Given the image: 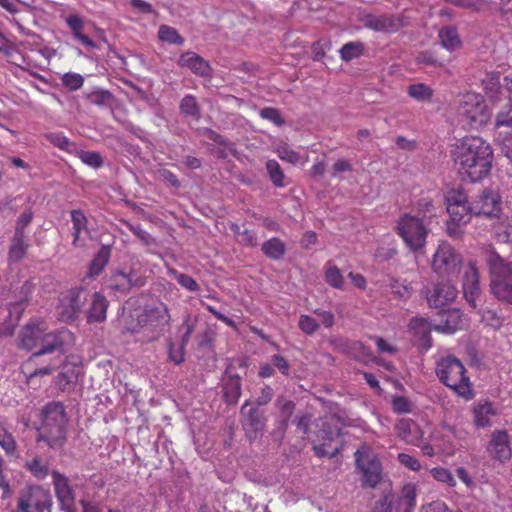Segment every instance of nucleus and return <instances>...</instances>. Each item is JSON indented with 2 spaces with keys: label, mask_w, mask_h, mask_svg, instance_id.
Returning <instances> with one entry per match:
<instances>
[{
  "label": "nucleus",
  "mask_w": 512,
  "mask_h": 512,
  "mask_svg": "<svg viewBox=\"0 0 512 512\" xmlns=\"http://www.w3.org/2000/svg\"><path fill=\"white\" fill-rule=\"evenodd\" d=\"M451 156L458 173L470 182L481 181L491 171L493 151L490 144L480 137L458 140Z\"/></svg>",
  "instance_id": "nucleus-1"
},
{
  "label": "nucleus",
  "mask_w": 512,
  "mask_h": 512,
  "mask_svg": "<svg viewBox=\"0 0 512 512\" xmlns=\"http://www.w3.org/2000/svg\"><path fill=\"white\" fill-rule=\"evenodd\" d=\"M68 416L61 402H50L41 410V425L37 429V443L58 451L67 441Z\"/></svg>",
  "instance_id": "nucleus-2"
},
{
  "label": "nucleus",
  "mask_w": 512,
  "mask_h": 512,
  "mask_svg": "<svg viewBox=\"0 0 512 512\" xmlns=\"http://www.w3.org/2000/svg\"><path fill=\"white\" fill-rule=\"evenodd\" d=\"M463 363L454 356L441 358L436 365V375L440 382L453 390L458 396L470 400L474 396L469 377L466 376Z\"/></svg>",
  "instance_id": "nucleus-3"
},
{
  "label": "nucleus",
  "mask_w": 512,
  "mask_h": 512,
  "mask_svg": "<svg viewBox=\"0 0 512 512\" xmlns=\"http://www.w3.org/2000/svg\"><path fill=\"white\" fill-rule=\"evenodd\" d=\"M490 271L491 293L501 302L512 304V261L490 251L486 256Z\"/></svg>",
  "instance_id": "nucleus-4"
},
{
  "label": "nucleus",
  "mask_w": 512,
  "mask_h": 512,
  "mask_svg": "<svg viewBox=\"0 0 512 512\" xmlns=\"http://www.w3.org/2000/svg\"><path fill=\"white\" fill-rule=\"evenodd\" d=\"M396 231L408 249L416 253L424 249L430 229L424 218L404 214L397 222Z\"/></svg>",
  "instance_id": "nucleus-5"
},
{
  "label": "nucleus",
  "mask_w": 512,
  "mask_h": 512,
  "mask_svg": "<svg viewBox=\"0 0 512 512\" xmlns=\"http://www.w3.org/2000/svg\"><path fill=\"white\" fill-rule=\"evenodd\" d=\"M459 120L464 126L478 128L489 120V113L483 97L474 92L464 94L457 109Z\"/></svg>",
  "instance_id": "nucleus-6"
},
{
  "label": "nucleus",
  "mask_w": 512,
  "mask_h": 512,
  "mask_svg": "<svg viewBox=\"0 0 512 512\" xmlns=\"http://www.w3.org/2000/svg\"><path fill=\"white\" fill-rule=\"evenodd\" d=\"M461 265L462 257L451 244L442 242L438 245L431 262L434 273L450 279L460 272Z\"/></svg>",
  "instance_id": "nucleus-7"
},
{
  "label": "nucleus",
  "mask_w": 512,
  "mask_h": 512,
  "mask_svg": "<svg viewBox=\"0 0 512 512\" xmlns=\"http://www.w3.org/2000/svg\"><path fill=\"white\" fill-rule=\"evenodd\" d=\"M320 423L317 424L319 430L316 434L317 440L320 442L313 446V450L315 454L322 457L334 458L339 452V448H335L333 451H328L327 447L330 443L340 436V427H339V419L334 415L325 416L319 420Z\"/></svg>",
  "instance_id": "nucleus-8"
},
{
  "label": "nucleus",
  "mask_w": 512,
  "mask_h": 512,
  "mask_svg": "<svg viewBox=\"0 0 512 512\" xmlns=\"http://www.w3.org/2000/svg\"><path fill=\"white\" fill-rule=\"evenodd\" d=\"M51 506V494L41 486H27L20 492L18 498L20 512H50Z\"/></svg>",
  "instance_id": "nucleus-9"
},
{
  "label": "nucleus",
  "mask_w": 512,
  "mask_h": 512,
  "mask_svg": "<svg viewBox=\"0 0 512 512\" xmlns=\"http://www.w3.org/2000/svg\"><path fill=\"white\" fill-rule=\"evenodd\" d=\"M354 455L357 469L362 474V486L375 488L382 479V467L379 459L365 447L358 449Z\"/></svg>",
  "instance_id": "nucleus-10"
},
{
  "label": "nucleus",
  "mask_w": 512,
  "mask_h": 512,
  "mask_svg": "<svg viewBox=\"0 0 512 512\" xmlns=\"http://www.w3.org/2000/svg\"><path fill=\"white\" fill-rule=\"evenodd\" d=\"M88 293L83 288H73L60 299L57 317L62 322H72L78 318L87 301Z\"/></svg>",
  "instance_id": "nucleus-11"
},
{
  "label": "nucleus",
  "mask_w": 512,
  "mask_h": 512,
  "mask_svg": "<svg viewBox=\"0 0 512 512\" xmlns=\"http://www.w3.org/2000/svg\"><path fill=\"white\" fill-rule=\"evenodd\" d=\"M72 339V333L65 328L58 329L53 332L45 331L41 340L40 349L33 353L32 357H38L54 352L63 354L66 351V347L72 342Z\"/></svg>",
  "instance_id": "nucleus-12"
},
{
  "label": "nucleus",
  "mask_w": 512,
  "mask_h": 512,
  "mask_svg": "<svg viewBox=\"0 0 512 512\" xmlns=\"http://www.w3.org/2000/svg\"><path fill=\"white\" fill-rule=\"evenodd\" d=\"M241 414L243 417L242 425L248 438L255 440L262 436L266 426V418L263 412L256 407H252L250 401L247 400L241 407Z\"/></svg>",
  "instance_id": "nucleus-13"
},
{
  "label": "nucleus",
  "mask_w": 512,
  "mask_h": 512,
  "mask_svg": "<svg viewBox=\"0 0 512 512\" xmlns=\"http://www.w3.org/2000/svg\"><path fill=\"white\" fill-rule=\"evenodd\" d=\"M447 212L450 215L452 222L457 225L467 223L471 215V203L467 204V197L461 191H451L446 197Z\"/></svg>",
  "instance_id": "nucleus-14"
},
{
  "label": "nucleus",
  "mask_w": 512,
  "mask_h": 512,
  "mask_svg": "<svg viewBox=\"0 0 512 512\" xmlns=\"http://www.w3.org/2000/svg\"><path fill=\"white\" fill-rule=\"evenodd\" d=\"M463 295L472 308L481 301L482 291L479 283V272L474 262L470 261L464 269L462 279Z\"/></svg>",
  "instance_id": "nucleus-15"
},
{
  "label": "nucleus",
  "mask_w": 512,
  "mask_h": 512,
  "mask_svg": "<svg viewBox=\"0 0 512 512\" xmlns=\"http://www.w3.org/2000/svg\"><path fill=\"white\" fill-rule=\"evenodd\" d=\"M457 295V288L448 279L428 289L426 299L430 307L438 308L453 302L457 298Z\"/></svg>",
  "instance_id": "nucleus-16"
},
{
  "label": "nucleus",
  "mask_w": 512,
  "mask_h": 512,
  "mask_svg": "<svg viewBox=\"0 0 512 512\" xmlns=\"http://www.w3.org/2000/svg\"><path fill=\"white\" fill-rule=\"evenodd\" d=\"M145 285V278L135 269L129 271L118 270L111 274L108 282L109 288L123 293L129 292L133 287Z\"/></svg>",
  "instance_id": "nucleus-17"
},
{
  "label": "nucleus",
  "mask_w": 512,
  "mask_h": 512,
  "mask_svg": "<svg viewBox=\"0 0 512 512\" xmlns=\"http://www.w3.org/2000/svg\"><path fill=\"white\" fill-rule=\"evenodd\" d=\"M471 211L476 216H497L500 211L499 195L489 189H484L471 203Z\"/></svg>",
  "instance_id": "nucleus-18"
},
{
  "label": "nucleus",
  "mask_w": 512,
  "mask_h": 512,
  "mask_svg": "<svg viewBox=\"0 0 512 512\" xmlns=\"http://www.w3.org/2000/svg\"><path fill=\"white\" fill-rule=\"evenodd\" d=\"M56 497L62 509L66 512H73L74 494L68 478L57 470L51 472Z\"/></svg>",
  "instance_id": "nucleus-19"
},
{
  "label": "nucleus",
  "mask_w": 512,
  "mask_h": 512,
  "mask_svg": "<svg viewBox=\"0 0 512 512\" xmlns=\"http://www.w3.org/2000/svg\"><path fill=\"white\" fill-rule=\"evenodd\" d=\"M46 327L42 321L28 323L19 335V346L28 351L41 346Z\"/></svg>",
  "instance_id": "nucleus-20"
},
{
  "label": "nucleus",
  "mask_w": 512,
  "mask_h": 512,
  "mask_svg": "<svg viewBox=\"0 0 512 512\" xmlns=\"http://www.w3.org/2000/svg\"><path fill=\"white\" fill-rule=\"evenodd\" d=\"M461 321L462 313L460 310H441L434 320L433 329L443 333H453L459 328Z\"/></svg>",
  "instance_id": "nucleus-21"
},
{
  "label": "nucleus",
  "mask_w": 512,
  "mask_h": 512,
  "mask_svg": "<svg viewBox=\"0 0 512 512\" xmlns=\"http://www.w3.org/2000/svg\"><path fill=\"white\" fill-rule=\"evenodd\" d=\"M488 451L501 462L507 461L512 456L509 436L505 431H497L492 434Z\"/></svg>",
  "instance_id": "nucleus-22"
},
{
  "label": "nucleus",
  "mask_w": 512,
  "mask_h": 512,
  "mask_svg": "<svg viewBox=\"0 0 512 512\" xmlns=\"http://www.w3.org/2000/svg\"><path fill=\"white\" fill-rule=\"evenodd\" d=\"M177 63L179 66L187 67L193 73L201 77H207L211 73V67L209 63L192 51L182 53Z\"/></svg>",
  "instance_id": "nucleus-23"
},
{
  "label": "nucleus",
  "mask_w": 512,
  "mask_h": 512,
  "mask_svg": "<svg viewBox=\"0 0 512 512\" xmlns=\"http://www.w3.org/2000/svg\"><path fill=\"white\" fill-rule=\"evenodd\" d=\"M409 330L413 333L418 345L422 349L428 350L431 347V324L426 318H412L409 322Z\"/></svg>",
  "instance_id": "nucleus-24"
},
{
  "label": "nucleus",
  "mask_w": 512,
  "mask_h": 512,
  "mask_svg": "<svg viewBox=\"0 0 512 512\" xmlns=\"http://www.w3.org/2000/svg\"><path fill=\"white\" fill-rule=\"evenodd\" d=\"M241 378L229 368L226 370V377L223 380L224 400L227 404H236L241 396Z\"/></svg>",
  "instance_id": "nucleus-25"
},
{
  "label": "nucleus",
  "mask_w": 512,
  "mask_h": 512,
  "mask_svg": "<svg viewBox=\"0 0 512 512\" xmlns=\"http://www.w3.org/2000/svg\"><path fill=\"white\" fill-rule=\"evenodd\" d=\"M362 23L377 32H393L398 28L394 17L388 15L366 14L362 17Z\"/></svg>",
  "instance_id": "nucleus-26"
},
{
  "label": "nucleus",
  "mask_w": 512,
  "mask_h": 512,
  "mask_svg": "<svg viewBox=\"0 0 512 512\" xmlns=\"http://www.w3.org/2000/svg\"><path fill=\"white\" fill-rule=\"evenodd\" d=\"M397 435L408 444L416 445L422 438L419 426L411 419H401L396 423Z\"/></svg>",
  "instance_id": "nucleus-27"
},
{
  "label": "nucleus",
  "mask_w": 512,
  "mask_h": 512,
  "mask_svg": "<svg viewBox=\"0 0 512 512\" xmlns=\"http://www.w3.org/2000/svg\"><path fill=\"white\" fill-rule=\"evenodd\" d=\"M473 423L478 428L491 425V418L496 415L493 405L487 401H479L472 407Z\"/></svg>",
  "instance_id": "nucleus-28"
},
{
  "label": "nucleus",
  "mask_w": 512,
  "mask_h": 512,
  "mask_svg": "<svg viewBox=\"0 0 512 512\" xmlns=\"http://www.w3.org/2000/svg\"><path fill=\"white\" fill-rule=\"evenodd\" d=\"M107 308L108 301L106 297L99 292H95L92 295L91 306L88 311V321L103 322L106 319Z\"/></svg>",
  "instance_id": "nucleus-29"
},
{
  "label": "nucleus",
  "mask_w": 512,
  "mask_h": 512,
  "mask_svg": "<svg viewBox=\"0 0 512 512\" xmlns=\"http://www.w3.org/2000/svg\"><path fill=\"white\" fill-rule=\"evenodd\" d=\"M34 291V284L27 280L19 288L17 298L15 301L10 302L9 312L10 315L16 314V318L19 319L25 304L29 301L30 296Z\"/></svg>",
  "instance_id": "nucleus-30"
},
{
  "label": "nucleus",
  "mask_w": 512,
  "mask_h": 512,
  "mask_svg": "<svg viewBox=\"0 0 512 512\" xmlns=\"http://www.w3.org/2000/svg\"><path fill=\"white\" fill-rule=\"evenodd\" d=\"M145 321L155 326H164L167 325L170 321V315L168 312V308L164 303H158L156 305H151L146 307L144 311Z\"/></svg>",
  "instance_id": "nucleus-31"
},
{
  "label": "nucleus",
  "mask_w": 512,
  "mask_h": 512,
  "mask_svg": "<svg viewBox=\"0 0 512 512\" xmlns=\"http://www.w3.org/2000/svg\"><path fill=\"white\" fill-rule=\"evenodd\" d=\"M416 488L413 484H406L396 502V512H413L416 505Z\"/></svg>",
  "instance_id": "nucleus-32"
},
{
  "label": "nucleus",
  "mask_w": 512,
  "mask_h": 512,
  "mask_svg": "<svg viewBox=\"0 0 512 512\" xmlns=\"http://www.w3.org/2000/svg\"><path fill=\"white\" fill-rule=\"evenodd\" d=\"M24 467L36 479L44 480L50 474V468L47 460L35 455L31 459L26 460Z\"/></svg>",
  "instance_id": "nucleus-33"
},
{
  "label": "nucleus",
  "mask_w": 512,
  "mask_h": 512,
  "mask_svg": "<svg viewBox=\"0 0 512 512\" xmlns=\"http://www.w3.org/2000/svg\"><path fill=\"white\" fill-rule=\"evenodd\" d=\"M78 378V371L75 366L71 364H64L60 373L56 378V384L62 391H68L76 383Z\"/></svg>",
  "instance_id": "nucleus-34"
},
{
  "label": "nucleus",
  "mask_w": 512,
  "mask_h": 512,
  "mask_svg": "<svg viewBox=\"0 0 512 512\" xmlns=\"http://www.w3.org/2000/svg\"><path fill=\"white\" fill-rule=\"evenodd\" d=\"M261 250L269 259L279 260L286 253V245L279 238L273 237L262 244Z\"/></svg>",
  "instance_id": "nucleus-35"
},
{
  "label": "nucleus",
  "mask_w": 512,
  "mask_h": 512,
  "mask_svg": "<svg viewBox=\"0 0 512 512\" xmlns=\"http://www.w3.org/2000/svg\"><path fill=\"white\" fill-rule=\"evenodd\" d=\"M439 39L441 45L449 51H453L461 46L457 29L451 26L443 27L439 31Z\"/></svg>",
  "instance_id": "nucleus-36"
},
{
  "label": "nucleus",
  "mask_w": 512,
  "mask_h": 512,
  "mask_svg": "<svg viewBox=\"0 0 512 512\" xmlns=\"http://www.w3.org/2000/svg\"><path fill=\"white\" fill-rule=\"evenodd\" d=\"M110 258V249L107 246H102L97 252L94 259L91 261L89 266V276L94 277L99 275L104 267L107 265Z\"/></svg>",
  "instance_id": "nucleus-37"
},
{
  "label": "nucleus",
  "mask_w": 512,
  "mask_h": 512,
  "mask_svg": "<svg viewBox=\"0 0 512 512\" xmlns=\"http://www.w3.org/2000/svg\"><path fill=\"white\" fill-rule=\"evenodd\" d=\"M407 93L411 98L418 102H429L433 97V89L424 83L409 85Z\"/></svg>",
  "instance_id": "nucleus-38"
},
{
  "label": "nucleus",
  "mask_w": 512,
  "mask_h": 512,
  "mask_svg": "<svg viewBox=\"0 0 512 512\" xmlns=\"http://www.w3.org/2000/svg\"><path fill=\"white\" fill-rule=\"evenodd\" d=\"M389 287L391 289V293L401 300L409 299L413 293L411 283L406 280L401 281L399 279L391 278Z\"/></svg>",
  "instance_id": "nucleus-39"
},
{
  "label": "nucleus",
  "mask_w": 512,
  "mask_h": 512,
  "mask_svg": "<svg viewBox=\"0 0 512 512\" xmlns=\"http://www.w3.org/2000/svg\"><path fill=\"white\" fill-rule=\"evenodd\" d=\"M339 52L341 59L349 62L363 55L364 45L360 41L348 42L341 47Z\"/></svg>",
  "instance_id": "nucleus-40"
},
{
  "label": "nucleus",
  "mask_w": 512,
  "mask_h": 512,
  "mask_svg": "<svg viewBox=\"0 0 512 512\" xmlns=\"http://www.w3.org/2000/svg\"><path fill=\"white\" fill-rule=\"evenodd\" d=\"M27 245L24 242V234L15 233L9 249V259L11 261H19L26 254Z\"/></svg>",
  "instance_id": "nucleus-41"
},
{
  "label": "nucleus",
  "mask_w": 512,
  "mask_h": 512,
  "mask_svg": "<svg viewBox=\"0 0 512 512\" xmlns=\"http://www.w3.org/2000/svg\"><path fill=\"white\" fill-rule=\"evenodd\" d=\"M180 110L183 114L193 117L198 120L201 117V110L196 101V98L192 95H186L180 102Z\"/></svg>",
  "instance_id": "nucleus-42"
},
{
  "label": "nucleus",
  "mask_w": 512,
  "mask_h": 512,
  "mask_svg": "<svg viewBox=\"0 0 512 512\" xmlns=\"http://www.w3.org/2000/svg\"><path fill=\"white\" fill-rule=\"evenodd\" d=\"M158 36L161 41L170 44L181 46L184 43V38L178 33V31L168 25H161L159 27Z\"/></svg>",
  "instance_id": "nucleus-43"
},
{
  "label": "nucleus",
  "mask_w": 512,
  "mask_h": 512,
  "mask_svg": "<svg viewBox=\"0 0 512 512\" xmlns=\"http://www.w3.org/2000/svg\"><path fill=\"white\" fill-rule=\"evenodd\" d=\"M266 170L270 180L276 187H284L285 175L276 160H268L266 163Z\"/></svg>",
  "instance_id": "nucleus-44"
},
{
  "label": "nucleus",
  "mask_w": 512,
  "mask_h": 512,
  "mask_svg": "<svg viewBox=\"0 0 512 512\" xmlns=\"http://www.w3.org/2000/svg\"><path fill=\"white\" fill-rule=\"evenodd\" d=\"M204 135L214 143L220 145L223 147V150L221 151V155L223 157L226 156V152L233 153L234 152V146L232 142L227 140L225 137L220 135L219 133L215 132L212 129H205Z\"/></svg>",
  "instance_id": "nucleus-45"
},
{
  "label": "nucleus",
  "mask_w": 512,
  "mask_h": 512,
  "mask_svg": "<svg viewBox=\"0 0 512 512\" xmlns=\"http://www.w3.org/2000/svg\"><path fill=\"white\" fill-rule=\"evenodd\" d=\"M276 406L280 411L283 425L287 426L289 419L294 413L295 403L285 397H278L276 400Z\"/></svg>",
  "instance_id": "nucleus-46"
},
{
  "label": "nucleus",
  "mask_w": 512,
  "mask_h": 512,
  "mask_svg": "<svg viewBox=\"0 0 512 512\" xmlns=\"http://www.w3.org/2000/svg\"><path fill=\"white\" fill-rule=\"evenodd\" d=\"M87 99L91 104L97 106H108L113 101V96L106 90H95L87 95Z\"/></svg>",
  "instance_id": "nucleus-47"
},
{
  "label": "nucleus",
  "mask_w": 512,
  "mask_h": 512,
  "mask_svg": "<svg viewBox=\"0 0 512 512\" xmlns=\"http://www.w3.org/2000/svg\"><path fill=\"white\" fill-rule=\"evenodd\" d=\"M325 280L333 288H343L344 278L336 266H330L326 269Z\"/></svg>",
  "instance_id": "nucleus-48"
},
{
  "label": "nucleus",
  "mask_w": 512,
  "mask_h": 512,
  "mask_svg": "<svg viewBox=\"0 0 512 512\" xmlns=\"http://www.w3.org/2000/svg\"><path fill=\"white\" fill-rule=\"evenodd\" d=\"M278 157L291 164H297L300 160V155L292 150L287 144L278 145L275 149Z\"/></svg>",
  "instance_id": "nucleus-49"
},
{
  "label": "nucleus",
  "mask_w": 512,
  "mask_h": 512,
  "mask_svg": "<svg viewBox=\"0 0 512 512\" xmlns=\"http://www.w3.org/2000/svg\"><path fill=\"white\" fill-rule=\"evenodd\" d=\"M482 322L494 329H498L503 324V319L497 314L496 311L491 309H484L480 311Z\"/></svg>",
  "instance_id": "nucleus-50"
},
{
  "label": "nucleus",
  "mask_w": 512,
  "mask_h": 512,
  "mask_svg": "<svg viewBox=\"0 0 512 512\" xmlns=\"http://www.w3.org/2000/svg\"><path fill=\"white\" fill-rule=\"evenodd\" d=\"M495 126L512 127V97H510L507 106L497 114Z\"/></svg>",
  "instance_id": "nucleus-51"
},
{
  "label": "nucleus",
  "mask_w": 512,
  "mask_h": 512,
  "mask_svg": "<svg viewBox=\"0 0 512 512\" xmlns=\"http://www.w3.org/2000/svg\"><path fill=\"white\" fill-rule=\"evenodd\" d=\"M61 80L62 84L71 91L80 89L84 83L83 76L78 73H65Z\"/></svg>",
  "instance_id": "nucleus-52"
},
{
  "label": "nucleus",
  "mask_w": 512,
  "mask_h": 512,
  "mask_svg": "<svg viewBox=\"0 0 512 512\" xmlns=\"http://www.w3.org/2000/svg\"><path fill=\"white\" fill-rule=\"evenodd\" d=\"M298 325L301 331L308 335L315 333L319 328L318 322L309 315H301Z\"/></svg>",
  "instance_id": "nucleus-53"
},
{
  "label": "nucleus",
  "mask_w": 512,
  "mask_h": 512,
  "mask_svg": "<svg viewBox=\"0 0 512 512\" xmlns=\"http://www.w3.org/2000/svg\"><path fill=\"white\" fill-rule=\"evenodd\" d=\"M46 139L56 147L62 150H70L73 144L62 133H49L46 134Z\"/></svg>",
  "instance_id": "nucleus-54"
},
{
  "label": "nucleus",
  "mask_w": 512,
  "mask_h": 512,
  "mask_svg": "<svg viewBox=\"0 0 512 512\" xmlns=\"http://www.w3.org/2000/svg\"><path fill=\"white\" fill-rule=\"evenodd\" d=\"M432 476L440 482L446 483L448 486L453 487L456 484V481L451 474V472L446 468H434L431 470Z\"/></svg>",
  "instance_id": "nucleus-55"
},
{
  "label": "nucleus",
  "mask_w": 512,
  "mask_h": 512,
  "mask_svg": "<svg viewBox=\"0 0 512 512\" xmlns=\"http://www.w3.org/2000/svg\"><path fill=\"white\" fill-rule=\"evenodd\" d=\"M71 221L73 224V230L84 231L88 234L87 229V218L81 210H73L71 212Z\"/></svg>",
  "instance_id": "nucleus-56"
},
{
  "label": "nucleus",
  "mask_w": 512,
  "mask_h": 512,
  "mask_svg": "<svg viewBox=\"0 0 512 512\" xmlns=\"http://www.w3.org/2000/svg\"><path fill=\"white\" fill-rule=\"evenodd\" d=\"M259 114L263 119L271 121L277 126H281L284 123V120L281 117L279 110L276 108L265 107L260 110Z\"/></svg>",
  "instance_id": "nucleus-57"
},
{
  "label": "nucleus",
  "mask_w": 512,
  "mask_h": 512,
  "mask_svg": "<svg viewBox=\"0 0 512 512\" xmlns=\"http://www.w3.org/2000/svg\"><path fill=\"white\" fill-rule=\"evenodd\" d=\"M80 159L87 165L98 168L102 165L103 160L98 152L93 151H82L80 153Z\"/></svg>",
  "instance_id": "nucleus-58"
},
{
  "label": "nucleus",
  "mask_w": 512,
  "mask_h": 512,
  "mask_svg": "<svg viewBox=\"0 0 512 512\" xmlns=\"http://www.w3.org/2000/svg\"><path fill=\"white\" fill-rule=\"evenodd\" d=\"M168 357L170 361L175 364H181L184 361V344L176 346L174 343L170 342L168 346Z\"/></svg>",
  "instance_id": "nucleus-59"
},
{
  "label": "nucleus",
  "mask_w": 512,
  "mask_h": 512,
  "mask_svg": "<svg viewBox=\"0 0 512 512\" xmlns=\"http://www.w3.org/2000/svg\"><path fill=\"white\" fill-rule=\"evenodd\" d=\"M392 409L396 413H408L411 411V403L410 401L403 396H396L392 399Z\"/></svg>",
  "instance_id": "nucleus-60"
},
{
  "label": "nucleus",
  "mask_w": 512,
  "mask_h": 512,
  "mask_svg": "<svg viewBox=\"0 0 512 512\" xmlns=\"http://www.w3.org/2000/svg\"><path fill=\"white\" fill-rule=\"evenodd\" d=\"M418 212L423 213V217L425 221L427 218H431L432 216H435L436 213L434 212V205L433 202L428 198H422L417 203Z\"/></svg>",
  "instance_id": "nucleus-61"
},
{
  "label": "nucleus",
  "mask_w": 512,
  "mask_h": 512,
  "mask_svg": "<svg viewBox=\"0 0 512 512\" xmlns=\"http://www.w3.org/2000/svg\"><path fill=\"white\" fill-rule=\"evenodd\" d=\"M416 62L418 64H425L434 67L443 65L430 51H423L419 53L418 56L416 57Z\"/></svg>",
  "instance_id": "nucleus-62"
},
{
  "label": "nucleus",
  "mask_w": 512,
  "mask_h": 512,
  "mask_svg": "<svg viewBox=\"0 0 512 512\" xmlns=\"http://www.w3.org/2000/svg\"><path fill=\"white\" fill-rule=\"evenodd\" d=\"M372 512H396V506L394 507L388 496H385L375 502Z\"/></svg>",
  "instance_id": "nucleus-63"
},
{
  "label": "nucleus",
  "mask_w": 512,
  "mask_h": 512,
  "mask_svg": "<svg viewBox=\"0 0 512 512\" xmlns=\"http://www.w3.org/2000/svg\"><path fill=\"white\" fill-rule=\"evenodd\" d=\"M421 512H453L442 501H433L422 507Z\"/></svg>",
  "instance_id": "nucleus-64"
}]
</instances>
